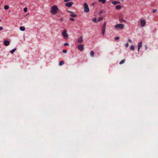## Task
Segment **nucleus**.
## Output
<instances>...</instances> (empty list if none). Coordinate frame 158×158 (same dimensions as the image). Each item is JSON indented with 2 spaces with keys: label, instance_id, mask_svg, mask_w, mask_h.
I'll return each instance as SVG.
<instances>
[{
  "label": "nucleus",
  "instance_id": "12",
  "mask_svg": "<svg viewBox=\"0 0 158 158\" xmlns=\"http://www.w3.org/2000/svg\"><path fill=\"white\" fill-rule=\"evenodd\" d=\"M121 6L120 5H117L115 7V8L117 10H119L121 9Z\"/></svg>",
  "mask_w": 158,
  "mask_h": 158
},
{
  "label": "nucleus",
  "instance_id": "15",
  "mask_svg": "<svg viewBox=\"0 0 158 158\" xmlns=\"http://www.w3.org/2000/svg\"><path fill=\"white\" fill-rule=\"evenodd\" d=\"M142 46V42H140L139 43L138 45V47L139 48H141Z\"/></svg>",
  "mask_w": 158,
  "mask_h": 158
},
{
  "label": "nucleus",
  "instance_id": "9",
  "mask_svg": "<svg viewBox=\"0 0 158 158\" xmlns=\"http://www.w3.org/2000/svg\"><path fill=\"white\" fill-rule=\"evenodd\" d=\"M106 29V23H105L104 25L102 27V34L104 35L105 33V30Z\"/></svg>",
  "mask_w": 158,
  "mask_h": 158
},
{
  "label": "nucleus",
  "instance_id": "31",
  "mask_svg": "<svg viewBox=\"0 0 158 158\" xmlns=\"http://www.w3.org/2000/svg\"><path fill=\"white\" fill-rule=\"evenodd\" d=\"M115 40H118L119 39V37L118 36L116 37L115 38Z\"/></svg>",
  "mask_w": 158,
  "mask_h": 158
},
{
  "label": "nucleus",
  "instance_id": "38",
  "mask_svg": "<svg viewBox=\"0 0 158 158\" xmlns=\"http://www.w3.org/2000/svg\"><path fill=\"white\" fill-rule=\"evenodd\" d=\"M102 11H100V14H101V13H102Z\"/></svg>",
  "mask_w": 158,
  "mask_h": 158
},
{
  "label": "nucleus",
  "instance_id": "35",
  "mask_svg": "<svg viewBox=\"0 0 158 158\" xmlns=\"http://www.w3.org/2000/svg\"><path fill=\"white\" fill-rule=\"evenodd\" d=\"M128 41L130 43H132V40L130 39L128 40Z\"/></svg>",
  "mask_w": 158,
  "mask_h": 158
},
{
  "label": "nucleus",
  "instance_id": "30",
  "mask_svg": "<svg viewBox=\"0 0 158 158\" xmlns=\"http://www.w3.org/2000/svg\"><path fill=\"white\" fill-rule=\"evenodd\" d=\"M128 45H129V44L128 43H127L126 44H125V47H126V48H127L128 47Z\"/></svg>",
  "mask_w": 158,
  "mask_h": 158
},
{
  "label": "nucleus",
  "instance_id": "16",
  "mask_svg": "<svg viewBox=\"0 0 158 158\" xmlns=\"http://www.w3.org/2000/svg\"><path fill=\"white\" fill-rule=\"evenodd\" d=\"M64 62L63 61H61L59 63V65L61 66L64 64Z\"/></svg>",
  "mask_w": 158,
  "mask_h": 158
},
{
  "label": "nucleus",
  "instance_id": "7",
  "mask_svg": "<svg viewBox=\"0 0 158 158\" xmlns=\"http://www.w3.org/2000/svg\"><path fill=\"white\" fill-rule=\"evenodd\" d=\"M84 48V45L82 44L79 45L78 46V49L80 51H82Z\"/></svg>",
  "mask_w": 158,
  "mask_h": 158
},
{
  "label": "nucleus",
  "instance_id": "17",
  "mask_svg": "<svg viewBox=\"0 0 158 158\" xmlns=\"http://www.w3.org/2000/svg\"><path fill=\"white\" fill-rule=\"evenodd\" d=\"M135 46L133 45L131 46L130 47V49L131 50H134L135 49Z\"/></svg>",
  "mask_w": 158,
  "mask_h": 158
},
{
  "label": "nucleus",
  "instance_id": "33",
  "mask_svg": "<svg viewBox=\"0 0 158 158\" xmlns=\"http://www.w3.org/2000/svg\"><path fill=\"white\" fill-rule=\"evenodd\" d=\"M156 9H154L153 10L152 12H153V13H154L155 12H156Z\"/></svg>",
  "mask_w": 158,
  "mask_h": 158
},
{
  "label": "nucleus",
  "instance_id": "10",
  "mask_svg": "<svg viewBox=\"0 0 158 158\" xmlns=\"http://www.w3.org/2000/svg\"><path fill=\"white\" fill-rule=\"evenodd\" d=\"M10 44V42L8 40H5L4 41V45L6 46H8Z\"/></svg>",
  "mask_w": 158,
  "mask_h": 158
},
{
  "label": "nucleus",
  "instance_id": "3",
  "mask_svg": "<svg viewBox=\"0 0 158 158\" xmlns=\"http://www.w3.org/2000/svg\"><path fill=\"white\" fill-rule=\"evenodd\" d=\"M140 25L142 27H143L146 24V20L143 18H141L139 19Z\"/></svg>",
  "mask_w": 158,
  "mask_h": 158
},
{
  "label": "nucleus",
  "instance_id": "36",
  "mask_svg": "<svg viewBox=\"0 0 158 158\" xmlns=\"http://www.w3.org/2000/svg\"><path fill=\"white\" fill-rule=\"evenodd\" d=\"M67 12L70 13H72L73 12L72 11H69V10H67Z\"/></svg>",
  "mask_w": 158,
  "mask_h": 158
},
{
  "label": "nucleus",
  "instance_id": "8",
  "mask_svg": "<svg viewBox=\"0 0 158 158\" xmlns=\"http://www.w3.org/2000/svg\"><path fill=\"white\" fill-rule=\"evenodd\" d=\"M83 38L82 36L79 37L77 39L78 43L79 44L83 42Z\"/></svg>",
  "mask_w": 158,
  "mask_h": 158
},
{
  "label": "nucleus",
  "instance_id": "37",
  "mask_svg": "<svg viewBox=\"0 0 158 158\" xmlns=\"http://www.w3.org/2000/svg\"><path fill=\"white\" fill-rule=\"evenodd\" d=\"M140 48L138 47V51L139 52V51Z\"/></svg>",
  "mask_w": 158,
  "mask_h": 158
},
{
  "label": "nucleus",
  "instance_id": "25",
  "mask_svg": "<svg viewBox=\"0 0 158 158\" xmlns=\"http://www.w3.org/2000/svg\"><path fill=\"white\" fill-rule=\"evenodd\" d=\"M92 21L94 22H96L97 21L96 18H94L92 19Z\"/></svg>",
  "mask_w": 158,
  "mask_h": 158
},
{
  "label": "nucleus",
  "instance_id": "39",
  "mask_svg": "<svg viewBox=\"0 0 158 158\" xmlns=\"http://www.w3.org/2000/svg\"><path fill=\"white\" fill-rule=\"evenodd\" d=\"M145 49H147V47H146Z\"/></svg>",
  "mask_w": 158,
  "mask_h": 158
},
{
  "label": "nucleus",
  "instance_id": "18",
  "mask_svg": "<svg viewBox=\"0 0 158 158\" xmlns=\"http://www.w3.org/2000/svg\"><path fill=\"white\" fill-rule=\"evenodd\" d=\"M94 52L93 51H91L90 52V55L91 56L93 57L94 56Z\"/></svg>",
  "mask_w": 158,
  "mask_h": 158
},
{
  "label": "nucleus",
  "instance_id": "4",
  "mask_svg": "<svg viewBox=\"0 0 158 158\" xmlns=\"http://www.w3.org/2000/svg\"><path fill=\"white\" fill-rule=\"evenodd\" d=\"M84 7V11L86 13H88L89 11V7L88 4L86 3H85L83 4Z\"/></svg>",
  "mask_w": 158,
  "mask_h": 158
},
{
  "label": "nucleus",
  "instance_id": "21",
  "mask_svg": "<svg viewBox=\"0 0 158 158\" xmlns=\"http://www.w3.org/2000/svg\"><path fill=\"white\" fill-rule=\"evenodd\" d=\"M125 62V60H122L120 62H119V64H122L124 63Z\"/></svg>",
  "mask_w": 158,
  "mask_h": 158
},
{
  "label": "nucleus",
  "instance_id": "11",
  "mask_svg": "<svg viewBox=\"0 0 158 158\" xmlns=\"http://www.w3.org/2000/svg\"><path fill=\"white\" fill-rule=\"evenodd\" d=\"M106 0H98L99 2H101L103 4H105L106 3Z\"/></svg>",
  "mask_w": 158,
  "mask_h": 158
},
{
  "label": "nucleus",
  "instance_id": "32",
  "mask_svg": "<svg viewBox=\"0 0 158 158\" xmlns=\"http://www.w3.org/2000/svg\"><path fill=\"white\" fill-rule=\"evenodd\" d=\"M69 20L72 21H73L74 20V19L73 18H70L69 19Z\"/></svg>",
  "mask_w": 158,
  "mask_h": 158
},
{
  "label": "nucleus",
  "instance_id": "29",
  "mask_svg": "<svg viewBox=\"0 0 158 158\" xmlns=\"http://www.w3.org/2000/svg\"><path fill=\"white\" fill-rule=\"evenodd\" d=\"M3 30V28L2 27L0 26V31Z\"/></svg>",
  "mask_w": 158,
  "mask_h": 158
},
{
  "label": "nucleus",
  "instance_id": "5",
  "mask_svg": "<svg viewBox=\"0 0 158 158\" xmlns=\"http://www.w3.org/2000/svg\"><path fill=\"white\" fill-rule=\"evenodd\" d=\"M62 35L65 38H67L68 37V35L67 33V30L64 29L62 32Z\"/></svg>",
  "mask_w": 158,
  "mask_h": 158
},
{
  "label": "nucleus",
  "instance_id": "1",
  "mask_svg": "<svg viewBox=\"0 0 158 158\" xmlns=\"http://www.w3.org/2000/svg\"><path fill=\"white\" fill-rule=\"evenodd\" d=\"M60 11V10L58 6L56 5H54L51 6L50 9V12L52 15H57Z\"/></svg>",
  "mask_w": 158,
  "mask_h": 158
},
{
  "label": "nucleus",
  "instance_id": "28",
  "mask_svg": "<svg viewBox=\"0 0 158 158\" xmlns=\"http://www.w3.org/2000/svg\"><path fill=\"white\" fill-rule=\"evenodd\" d=\"M64 46H69V44L68 43H65L64 44Z\"/></svg>",
  "mask_w": 158,
  "mask_h": 158
},
{
  "label": "nucleus",
  "instance_id": "6",
  "mask_svg": "<svg viewBox=\"0 0 158 158\" xmlns=\"http://www.w3.org/2000/svg\"><path fill=\"white\" fill-rule=\"evenodd\" d=\"M73 4V2H68L65 3V6L66 7H71Z\"/></svg>",
  "mask_w": 158,
  "mask_h": 158
},
{
  "label": "nucleus",
  "instance_id": "22",
  "mask_svg": "<svg viewBox=\"0 0 158 158\" xmlns=\"http://www.w3.org/2000/svg\"><path fill=\"white\" fill-rule=\"evenodd\" d=\"M59 20L60 22H62L63 21H64V19L62 18H60L59 19Z\"/></svg>",
  "mask_w": 158,
  "mask_h": 158
},
{
  "label": "nucleus",
  "instance_id": "14",
  "mask_svg": "<svg viewBox=\"0 0 158 158\" xmlns=\"http://www.w3.org/2000/svg\"><path fill=\"white\" fill-rule=\"evenodd\" d=\"M16 50V48L13 49L10 51V53L12 54H13Z\"/></svg>",
  "mask_w": 158,
  "mask_h": 158
},
{
  "label": "nucleus",
  "instance_id": "40",
  "mask_svg": "<svg viewBox=\"0 0 158 158\" xmlns=\"http://www.w3.org/2000/svg\"><path fill=\"white\" fill-rule=\"evenodd\" d=\"M122 2H123V0H121Z\"/></svg>",
  "mask_w": 158,
  "mask_h": 158
},
{
  "label": "nucleus",
  "instance_id": "26",
  "mask_svg": "<svg viewBox=\"0 0 158 158\" xmlns=\"http://www.w3.org/2000/svg\"><path fill=\"white\" fill-rule=\"evenodd\" d=\"M103 19V18L102 17H100L98 19V20L97 21H100L101 20H102V19Z\"/></svg>",
  "mask_w": 158,
  "mask_h": 158
},
{
  "label": "nucleus",
  "instance_id": "2",
  "mask_svg": "<svg viewBox=\"0 0 158 158\" xmlns=\"http://www.w3.org/2000/svg\"><path fill=\"white\" fill-rule=\"evenodd\" d=\"M124 25L121 23L117 24L114 26V28L116 31H118L119 30H122L124 29Z\"/></svg>",
  "mask_w": 158,
  "mask_h": 158
},
{
  "label": "nucleus",
  "instance_id": "13",
  "mask_svg": "<svg viewBox=\"0 0 158 158\" xmlns=\"http://www.w3.org/2000/svg\"><path fill=\"white\" fill-rule=\"evenodd\" d=\"M25 28L23 26H21L20 27V30L22 31H24L25 30Z\"/></svg>",
  "mask_w": 158,
  "mask_h": 158
},
{
  "label": "nucleus",
  "instance_id": "27",
  "mask_svg": "<svg viewBox=\"0 0 158 158\" xmlns=\"http://www.w3.org/2000/svg\"><path fill=\"white\" fill-rule=\"evenodd\" d=\"M63 52L64 53H66L67 52V51L66 50H63Z\"/></svg>",
  "mask_w": 158,
  "mask_h": 158
},
{
  "label": "nucleus",
  "instance_id": "20",
  "mask_svg": "<svg viewBox=\"0 0 158 158\" xmlns=\"http://www.w3.org/2000/svg\"><path fill=\"white\" fill-rule=\"evenodd\" d=\"M70 16L72 17H77V15L74 14H71L70 15Z\"/></svg>",
  "mask_w": 158,
  "mask_h": 158
},
{
  "label": "nucleus",
  "instance_id": "41",
  "mask_svg": "<svg viewBox=\"0 0 158 158\" xmlns=\"http://www.w3.org/2000/svg\"><path fill=\"white\" fill-rule=\"evenodd\" d=\"M1 22V20L0 19V22Z\"/></svg>",
  "mask_w": 158,
  "mask_h": 158
},
{
  "label": "nucleus",
  "instance_id": "19",
  "mask_svg": "<svg viewBox=\"0 0 158 158\" xmlns=\"http://www.w3.org/2000/svg\"><path fill=\"white\" fill-rule=\"evenodd\" d=\"M9 6L7 5H5L4 6V9L6 10L9 9Z\"/></svg>",
  "mask_w": 158,
  "mask_h": 158
},
{
  "label": "nucleus",
  "instance_id": "23",
  "mask_svg": "<svg viewBox=\"0 0 158 158\" xmlns=\"http://www.w3.org/2000/svg\"><path fill=\"white\" fill-rule=\"evenodd\" d=\"M23 10H24V11L25 12H27V8L26 7L24 8Z\"/></svg>",
  "mask_w": 158,
  "mask_h": 158
},
{
  "label": "nucleus",
  "instance_id": "34",
  "mask_svg": "<svg viewBox=\"0 0 158 158\" xmlns=\"http://www.w3.org/2000/svg\"><path fill=\"white\" fill-rule=\"evenodd\" d=\"M116 1V4H120V2L118 1Z\"/></svg>",
  "mask_w": 158,
  "mask_h": 158
},
{
  "label": "nucleus",
  "instance_id": "24",
  "mask_svg": "<svg viewBox=\"0 0 158 158\" xmlns=\"http://www.w3.org/2000/svg\"><path fill=\"white\" fill-rule=\"evenodd\" d=\"M116 1H113L112 2V3L113 5H115L116 4Z\"/></svg>",
  "mask_w": 158,
  "mask_h": 158
}]
</instances>
